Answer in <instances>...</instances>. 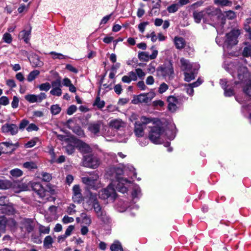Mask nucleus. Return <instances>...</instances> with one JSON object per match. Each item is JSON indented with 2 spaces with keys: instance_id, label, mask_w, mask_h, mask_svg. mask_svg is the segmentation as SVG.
I'll list each match as a JSON object with an SVG mask.
<instances>
[{
  "instance_id": "5701e85b",
  "label": "nucleus",
  "mask_w": 251,
  "mask_h": 251,
  "mask_svg": "<svg viewBox=\"0 0 251 251\" xmlns=\"http://www.w3.org/2000/svg\"><path fill=\"white\" fill-rule=\"evenodd\" d=\"M77 146L79 151L83 153V156L92 154V149L88 144L82 142H79Z\"/></svg>"
},
{
  "instance_id": "c9c22d12",
  "label": "nucleus",
  "mask_w": 251,
  "mask_h": 251,
  "mask_svg": "<svg viewBox=\"0 0 251 251\" xmlns=\"http://www.w3.org/2000/svg\"><path fill=\"white\" fill-rule=\"evenodd\" d=\"M40 74L39 71L37 70L31 71L28 75L27 80L28 82H31L34 80Z\"/></svg>"
},
{
  "instance_id": "5fc2aeb1",
  "label": "nucleus",
  "mask_w": 251,
  "mask_h": 251,
  "mask_svg": "<svg viewBox=\"0 0 251 251\" xmlns=\"http://www.w3.org/2000/svg\"><path fill=\"white\" fill-rule=\"evenodd\" d=\"M47 95L45 93H40L38 95H35L36 102H41L43 100L46 99Z\"/></svg>"
},
{
  "instance_id": "dca6fc26",
  "label": "nucleus",
  "mask_w": 251,
  "mask_h": 251,
  "mask_svg": "<svg viewBox=\"0 0 251 251\" xmlns=\"http://www.w3.org/2000/svg\"><path fill=\"white\" fill-rule=\"evenodd\" d=\"M18 146V143L13 144L10 142H3L0 143V150L3 151V153H10L15 150V148L14 147Z\"/></svg>"
},
{
  "instance_id": "3c124183",
  "label": "nucleus",
  "mask_w": 251,
  "mask_h": 251,
  "mask_svg": "<svg viewBox=\"0 0 251 251\" xmlns=\"http://www.w3.org/2000/svg\"><path fill=\"white\" fill-rule=\"evenodd\" d=\"M168 88V85L165 83L163 82L159 85L158 91L159 94H163L165 92Z\"/></svg>"
},
{
  "instance_id": "cd10ccee",
  "label": "nucleus",
  "mask_w": 251,
  "mask_h": 251,
  "mask_svg": "<svg viewBox=\"0 0 251 251\" xmlns=\"http://www.w3.org/2000/svg\"><path fill=\"white\" fill-rule=\"evenodd\" d=\"M140 121L141 124L143 125H147L149 123H152L153 126L156 125L158 123H156L155 119L151 118V117H148L146 116H143L140 118Z\"/></svg>"
},
{
  "instance_id": "774afa93",
  "label": "nucleus",
  "mask_w": 251,
  "mask_h": 251,
  "mask_svg": "<svg viewBox=\"0 0 251 251\" xmlns=\"http://www.w3.org/2000/svg\"><path fill=\"white\" fill-rule=\"evenodd\" d=\"M39 231L41 233L49 234L50 231V228L49 226H45L40 225L39 226Z\"/></svg>"
},
{
  "instance_id": "f03ea898",
  "label": "nucleus",
  "mask_w": 251,
  "mask_h": 251,
  "mask_svg": "<svg viewBox=\"0 0 251 251\" xmlns=\"http://www.w3.org/2000/svg\"><path fill=\"white\" fill-rule=\"evenodd\" d=\"M224 68L232 76L235 78L237 76L240 81L235 80V84H237L240 82H243L246 80L249 76V73L247 67L241 65L240 64L235 63H230L229 64H225Z\"/></svg>"
},
{
  "instance_id": "2f4dec72",
  "label": "nucleus",
  "mask_w": 251,
  "mask_h": 251,
  "mask_svg": "<svg viewBox=\"0 0 251 251\" xmlns=\"http://www.w3.org/2000/svg\"><path fill=\"white\" fill-rule=\"evenodd\" d=\"M194 21L197 23H200L203 16V11H194L193 13Z\"/></svg>"
},
{
  "instance_id": "37998d69",
  "label": "nucleus",
  "mask_w": 251,
  "mask_h": 251,
  "mask_svg": "<svg viewBox=\"0 0 251 251\" xmlns=\"http://www.w3.org/2000/svg\"><path fill=\"white\" fill-rule=\"evenodd\" d=\"M61 108L58 104H54L50 107V112L52 115H55L59 114Z\"/></svg>"
},
{
  "instance_id": "6e6552de",
  "label": "nucleus",
  "mask_w": 251,
  "mask_h": 251,
  "mask_svg": "<svg viewBox=\"0 0 251 251\" xmlns=\"http://www.w3.org/2000/svg\"><path fill=\"white\" fill-rule=\"evenodd\" d=\"M100 164V159L93 154L85 155L83 156V165L85 167L96 169L98 167Z\"/></svg>"
},
{
  "instance_id": "a211bd4d",
  "label": "nucleus",
  "mask_w": 251,
  "mask_h": 251,
  "mask_svg": "<svg viewBox=\"0 0 251 251\" xmlns=\"http://www.w3.org/2000/svg\"><path fill=\"white\" fill-rule=\"evenodd\" d=\"M73 200L75 202L80 203L82 201L83 197L81 189L78 185H75L73 188Z\"/></svg>"
},
{
  "instance_id": "412c9836",
  "label": "nucleus",
  "mask_w": 251,
  "mask_h": 251,
  "mask_svg": "<svg viewBox=\"0 0 251 251\" xmlns=\"http://www.w3.org/2000/svg\"><path fill=\"white\" fill-rule=\"evenodd\" d=\"M101 123L100 121L91 123L88 124V130L95 135L99 136Z\"/></svg>"
},
{
  "instance_id": "a878e982",
  "label": "nucleus",
  "mask_w": 251,
  "mask_h": 251,
  "mask_svg": "<svg viewBox=\"0 0 251 251\" xmlns=\"http://www.w3.org/2000/svg\"><path fill=\"white\" fill-rule=\"evenodd\" d=\"M174 44L177 49L181 50L184 48L186 42L184 39L181 37L176 36L175 37Z\"/></svg>"
},
{
  "instance_id": "4468645a",
  "label": "nucleus",
  "mask_w": 251,
  "mask_h": 251,
  "mask_svg": "<svg viewBox=\"0 0 251 251\" xmlns=\"http://www.w3.org/2000/svg\"><path fill=\"white\" fill-rule=\"evenodd\" d=\"M98 202L97 195L90 193L87 198L86 201L83 203V207L86 210L92 209L95 203Z\"/></svg>"
},
{
  "instance_id": "603ef678",
  "label": "nucleus",
  "mask_w": 251,
  "mask_h": 251,
  "mask_svg": "<svg viewBox=\"0 0 251 251\" xmlns=\"http://www.w3.org/2000/svg\"><path fill=\"white\" fill-rule=\"evenodd\" d=\"M93 208L94 209L96 215H98L100 213L102 212L103 210H104L102 208L101 206H100L99 202H97V203H95L94 206L93 207Z\"/></svg>"
},
{
  "instance_id": "6e6d98bb",
  "label": "nucleus",
  "mask_w": 251,
  "mask_h": 251,
  "mask_svg": "<svg viewBox=\"0 0 251 251\" xmlns=\"http://www.w3.org/2000/svg\"><path fill=\"white\" fill-rule=\"evenodd\" d=\"M225 16L228 19L232 20L236 18V14L234 11L229 10L225 12Z\"/></svg>"
},
{
  "instance_id": "423d86ee",
  "label": "nucleus",
  "mask_w": 251,
  "mask_h": 251,
  "mask_svg": "<svg viewBox=\"0 0 251 251\" xmlns=\"http://www.w3.org/2000/svg\"><path fill=\"white\" fill-rule=\"evenodd\" d=\"M131 195L133 203H131L129 205H127V203H124L123 205L121 204V203L118 204V206H122L121 208L118 209L120 212H123L126 210L128 208H130V209H137L138 208V206L135 203L142 196L141 190L139 185H133Z\"/></svg>"
},
{
  "instance_id": "0eeeda50",
  "label": "nucleus",
  "mask_w": 251,
  "mask_h": 251,
  "mask_svg": "<svg viewBox=\"0 0 251 251\" xmlns=\"http://www.w3.org/2000/svg\"><path fill=\"white\" fill-rule=\"evenodd\" d=\"M164 129H163L160 122L156 125L152 126L149 133V138L153 143L159 144L161 143L160 137L163 136Z\"/></svg>"
},
{
  "instance_id": "39448f33",
  "label": "nucleus",
  "mask_w": 251,
  "mask_h": 251,
  "mask_svg": "<svg viewBox=\"0 0 251 251\" xmlns=\"http://www.w3.org/2000/svg\"><path fill=\"white\" fill-rule=\"evenodd\" d=\"M82 181L89 189L97 190L102 187L100 176L96 172H93L89 176L82 177Z\"/></svg>"
},
{
  "instance_id": "a19ab883",
  "label": "nucleus",
  "mask_w": 251,
  "mask_h": 251,
  "mask_svg": "<svg viewBox=\"0 0 251 251\" xmlns=\"http://www.w3.org/2000/svg\"><path fill=\"white\" fill-rule=\"evenodd\" d=\"M179 8V4L173 3L171 5L169 6L167 10L170 13H173L176 12Z\"/></svg>"
},
{
  "instance_id": "bf43d9fd",
  "label": "nucleus",
  "mask_w": 251,
  "mask_h": 251,
  "mask_svg": "<svg viewBox=\"0 0 251 251\" xmlns=\"http://www.w3.org/2000/svg\"><path fill=\"white\" fill-rule=\"evenodd\" d=\"M19 99L18 97L14 96L11 102V106L13 108H17L19 106Z\"/></svg>"
},
{
  "instance_id": "c03bdc74",
  "label": "nucleus",
  "mask_w": 251,
  "mask_h": 251,
  "mask_svg": "<svg viewBox=\"0 0 251 251\" xmlns=\"http://www.w3.org/2000/svg\"><path fill=\"white\" fill-rule=\"evenodd\" d=\"M243 55L245 57H251V44L247 45L244 48Z\"/></svg>"
},
{
  "instance_id": "49530a36",
  "label": "nucleus",
  "mask_w": 251,
  "mask_h": 251,
  "mask_svg": "<svg viewBox=\"0 0 251 251\" xmlns=\"http://www.w3.org/2000/svg\"><path fill=\"white\" fill-rule=\"evenodd\" d=\"M41 176L42 180L46 182H49L52 179L51 174L46 172L41 173Z\"/></svg>"
},
{
  "instance_id": "2eb2a0df",
  "label": "nucleus",
  "mask_w": 251,
  "mask_h": 251,
  "mask_svg": "<svg viewBox=\"0 0 251 251\" xmlns=\"http://www.w3.org/2000/svg\"><path fill=\"white\" fill-rule=\"evenodd\" d=\"M31 187L32 190L39 196L41 198H44L48 193V191L45 190L42 185L38 182L31 183Z\"/></svg>"
},
{
  "instance_id": "4d7b16f0",
  "label": "nucleus",
  "mask_w": 251,
  "mask_h": 251,
  "mask_svg": "<svg viewBox=\"0 0 251 251\" xmlns=\"http://www.w3.org/2000/svg\"><path fill=\"white\" fill-rule=\"evenodd\" d=\"M184 86L187 94L190 96H193L194 92L193 88L188 84H185Z\"/></svg>"
},
{
  "instance_id": "79ce46f5",
  "label": "nucleus",
  "mask_w": 251,
  "mask_h": 251,
  "mask_svg": "<svg viewBox=\"0 0 251 251\" xmlns=\"http://www.w3.org/2000/svg\"><path fill=\"white\" fill-rule=\"evenodd\" d=\"M50 54L52 55V57L53 59H63L68 58L67 56L64 55L61 53L56 52L55 51H51L50 52Z\"/></svg>"
},
{
  "instance_id": "bb28decb",
  "label": "nucleus",
  "mask_w": 251,
  "mask_h": 251,
  "mask_svg": "<svg viewBox=\"0 0 251 251\" xmlns=\"http://www.w3.org/2000/svg\"><path fill=\"white\" fill-rule=\"evenodd\" d=\"M31 27L28 30H23L21 31L19 34V38L23 39L26 43H28L30 37Z\"/></svg>"
},
{
  "instance_id": "7c9ffc66",
  "label": "nucleus",
  "mask_w": 251,
  "mask_h": 251,
  "mask_svg": "<svg viewBox=\"0 0 251 251\" xmlns=\"http://www.w3.org/2000/svg\"><path fill=\"white\" fill-rule=\"evenodd\" d=\"M111 251H123L121 243L118 241H115L110 246Z\"/></svg>"
},
{
  "instance_id": "b1692460",
  "label": "nucleus",
  "mask_w": 251,
  "mask_h": 251,
  "mask_svg": "<svg viewBox=\"0 0 251 251\" xmlns=\"http://www.w3.org/2000/svg\"><path fill=\"white\" fill-rule=\"evenodd\" d=\"M149 102L147 97L145 93H142L137 96H135L132 100V103L134 104H137L139 103Z\"/></svg>"
},
{
  "instance_id": "c756f323",
  "label": "nucleus",
  "mask_w": 251,
  "mask_h": 251,
  "mask_svg": "<svg viewBox=\"0 0 251 251\" xmlns=\"http://www.w3.org/2000/svg\"><path fill=\"white\" fill-rule=\"evenodd\" d=\"M214 3L215 4L222 7L231 6L232 4V1L229 0H214Z\"/></svg>"
},
{
  "instance_id": "69168bd1",
  "label": "nucleus",
  "mask_w": 251,
  "mask_h": 251,
  "mask_svg": "<svg viewBox=\"0 0 251 251\" xmlns=\"http://www.w3.org/2000/svg\"><path fill=\"white\" fill-rule=\"evenodd\" d=\"M243 90L245 94L249 96H251V81L246 85Z\"/></svg>"
},
{
  "instance_id": "ddd939ff",
  "label": "nucleus",
  "mask_w": 251,
  "mask_h": 251,
  "mask_svg": "<svg viewBox=\"0 0 251 251\" xmlns=\"http://www.w3.org/2000/svg\"><path fill=\"white\" fill-rule=\"evenodd\" d=\"M220 83L224 90V95L226 97H231L234 95V93L231 82L227 81L226 79H222L220 80Z\"/></svg>"
},
{
  "instance_id": "9d476101",
  "label": "nucleus",
  "mask_w": 251,
  "mask_h": 251,
  "mask_svg": "<svg viewBox=\"0 0 251 251\" xmlns=\"http://www.w3.org/2000/svg\"><path fill=\"white\" fill-rule=\"evenodd\" d=\"M1 130L4 134L14 136L18 133L19 128L16 124L6 123L1 126Z\"/></svg>"
},
{
  "instance_id": "de8ad7c7",
  "label": "nucleus",
  "mask_w": 251,
  "mask_h": 251,
  "mask_svg": "<svg viewBox=\"0 0 251 251\" xmlns=\"http://www.w3.org/2000/svg\"><path fill=\"white\" fill-rule=\"evenodd\" d=\"M50 93L53 96L59 97L62 94V90L61 88H52L50 91Z\"/></svg>"
},
{
  "instance_id": "ea45409f",
  "label": "nucleus",
  "mask_w": 251,
  "mask_h": 251,
  "mask_svg": "<svg viewBox=\"0 0 251 251\" xmlns=\"http://www.w3.org/2000/svg\"><path fill=\"white\" fill-rule=\"evenodd\" d=\"M23 171L19 169L16 168L10 171V174L14 177H18L23 175Z\"/></svg>"
},
{
  "instance_id": "f3484780",
  "label": "nucleus",
  "mask_w": 251,
  "mask_h": 251,
  "mask_svg": "<svg viewBox=\"0 0 251 251\" xmlns=\"http://www.w3.org/2000/svg\"><path fill=\"white\" fill-rule=\"evenodd\" d=\"M167 102L168 110L171 112H176L178 109L177 105L179 103L178 99L173 96H170L168 97Z\"/></svg>"
},
{
  "instance_id": "e433bc0d",
  "label": "nucleus",
  "mask_w": 251,
  "mask_h": 251,
  "mask_svg": "<svg viewBox=\"0 0 251 251\" xmlns=\"http://www.w3.org/2000/svg\"><path fill=\"white\" fill-rule=\"evenodd\" d=\"M7 226V218L4 216L0 217V230L5 233Z\"/></svg>"
},
{
  "instance_id": "4be33fe9",
  "label": "nucleus",
  "mask_w": 251,
  "mask_h": 251,
  "mask_svg": "<svg viewBox=\"0 0 251 251\" xmlns=\"http://www.w3.org/2000/svg\"><path fill=\"white\" fill-rule=\"evenodd\" d=\"M176 127L174 125H170L165 130H164L165 136L167 139L170 140H173L176 136Z\"/></svg>"
},
{
  "instance_id": "8fccbe9b",
  "label": "nucleus",
  "mask_w": 251,
  "mask_h": 251,
  "mask_svg": "<svg viewBox=\"0 0 251 251\" xmlns=\"http://www.w3.org/2000/svg\"><path fill=\"white\" fill-rule=\"evenodd\" d=\"M75 229V226L73 225L69 226L66 229L64 235H63V238L65 239L66 237L71 235L72 231Z\"/></svg>"
},
{
  "instance_id": "052dcab7",
  "label": "nucleus",
  "mask_w": 251,
  "mask_h": 251,
  "mask_svg": "<svg viewBox=\"0 0 251 251\" xmlns=\"http://www.w3.org/2000/svg\"><path fill=\"white\" fill-rule=\"evenodd\" d=\"M9 186L10 183L8 181L0 180V189H7Z\"/></svg>"
},
{
  "instance_id": "a18cd8bd",
  "label": "nucleus",
  "mask_w": 251,
  "mask_h": 251,
  "mask_svg": "<svg viewBox=\"0 0 251 251\" xmlns=\"http://www.w3.org/2000/svg\"><path fill=\"white\" fill-rule=\"evenodd\" d=\"M94 105L97 106L99 108H102L104 106L105 102L100 100L99 97H97L94 103Z\"/></svg>"
},
{
  "instance_id": "13d9d810",
  "label": "nucleus",
  "mask_w": 251,
  "mask_h": 251,
  "mask_svg": "<svg viewBox=\"0 0 251 251\" xmlns=\"http://www.w3.org/2000/svg\"><path fill=\"white\" fill-rule=\"evenodd\" d=\"M25 223L26 224L25 228L28 232H30L33 229V226L31 225V221L29 219L25 220Z\"/></svg>"
},
{
  "instance_id": "4c0bfd02",
  "label": "nucleus",
  "mask_w": 251,
  "mask_h": 251,
  "mask_svg": "<svg viewBox=\"0 0 251 251\" xmlns=\"http://www.w3.org/2000/svg\"><path fill=\"white\" fill-rule=\"evenodd\" d=\"M53 239L52 237L49 235L45 237L44 240V246L46 249H50L52 247Z\"/></svg>"
},
{
  "instance_id": "680f3d73",
  "label": "nucleus",
  "mask_w": 251,
  "mask_h": 251,
  "mask_svg": "<svg viewBox=\"0 0 251 251\" xmlns=\"http://www.w3.org/2000/svg\"><path fill=\"white\" fill-rule=\"evenodd\" d=\"M28 124L29 122L28 120L26 119L22 120L19 124V126L18 127L19 129L23 130L28 125Z\"/></svg>"
},
{
  "instance_id": "473e14b6",
  "label": "nucleus",
  "mask_w": 251,
  "mask_h": 251,
  "mask_svg": "<svg viewBox=\"0 0 251 251\" xmlns=\"http://www.w3.org/2000/svg\"><path fill=\"white\" fill-rule=\"evenodd\" d=\"M124 169H125V172H126V171L129 172L130 173L128 175L131 178H132L133 177L136 176V173L135 172V169L132 165H127V166L125 167Z\"/></svg>"
},
{
  "instance_id": "72a5a7b5",
  "label": "nucleus",
  "mask_w": 251,
  "mask_h": 251,
  "mask_svg": "<svg viewBox=\"0 0 251 251\" xmlns=\"http://www.w3.org/2000/svg\"><path fill=\"white\" fill-rule=\"evenodd\" d=\"M23 167L29 170H31L37 168V165L35 162L27 161L23 164Z\"/></svg>"
},
{
  "instance_id": "f704fd0d",
  "label": "nucleus",
  "mask_w": 251,
  "mask_h": 251,
  "mask_svg": "<svg viewBox=\"0 0 251 251\" xmlns=\"http://www.w3.org/2000/svg\"><path fill=\"white\" fill-rule=\"evenodd\" d=\"M250 24H251V17L247 19L244 24V29L248 33L249 38L251 40V27L250 26Z\"/></svg>"
},
{
  "instance_id": "7ed1b4c3",
  "label": "nucleus",
  "mask_w": 251,
  "mask_h": 251,
  "mask_svg": "<svg viewBox=\"0 0 251 251\" xmlns=\"http://www.w3.org/2000/svg\"><path fill=\"white\" fill-rule=\"evenodd\" d=\"M181 70L184 72V80L190 82L194 79L197 75L200 65L197 63H190L184 58L180 60Z\"/></svg>"
},
{
  "instance_id": "0e129e2a",
  "label": "nucleus",
  "mask_w": 251,
  "mask_h": 251,
  "mask_svg": "<svg viewBox=\"0 0 251 251\" xmlns=\"http://www.w3.org/2000/svg\"><path fill=\"white\" fill-rule=\"evenodd\" d=\"M146 37L148 38H151V41L152 42H155L157 40V36L156 35L154 31H152L151 33L147 34Z\"/></svg>"
},
{
  "instance_id": "864d4df0",
  "label": "nucleus",
  "mask_w": 251,
  "mask_h": 251,
  "mask_svg": "<svg viewBox=\"0 0 251 251\" xmlns=\"http://www.w3.org/2000/svg\"><path fill=\"white\" fill-rule=\"evenodd\" d=\"M25 99L30 103L36 102L35 98V95L34 94H28L26 95L25 97Z\"/></svg>"
},
{
  "instance_id": "09e8293b",
  "label": "nucleus",
  "mask_w": 251,
  "mask_h": 251,
  "mask_svg": "<svg viewBox=\"0 0 251 251\" xmlns=\"http://www.w3.org/2000/svg\"><path fill=\"white\" fill-rule=\"evenodd\" d=\"M38 88L40 91H48L50 88V85L49 82H46L39 85Z\"/></svg>"
},
{
  "instance_id": "e2e57ef3",
  "label": "nucleus",
  "mask_w": 251,
  "mask_h": 251,
  "mask_svg": "<svg viewBox=\"0 0 251 251\" xmlns=\"http://www.w3.org/2000/svg\"><path fill=\"white\" fill-rule=\"evenodd\" d=\"M9 103V100L6 96H2L0 98V105H7Z\"/></svg>"
},
{
  "instance_id": "f8f14e48",
  "label": "nucleus",
  "mask_w": 251,
  "mask_h": 251,
  "mask_svg": "<svg viewBox=\"0 0 251 251\" xmlns=\"http://www.w3.org/2000/svg\"><path fill=\"white\" fill-rule=\"evenodd\" d=\"M108 126L113 128L116 133L124 130L126 128V123L120 119H115L111 120L108 123Z\"/></svg>"
},
{
  "instance_id": "c85d7f7f",
  "label": "nucleus",
  "mask_w": 251,
  "mask_h": 251,
  "mask_svg": "<svg viewBox=\"0 0 251 251\" xmlns=\"http://www.w3.org/2000/svg\"><path fill=\"white\" fill-rule=\"evenodd\" d=\"M98 218L100 219L104 223H108L110 222V218L108 215H107L105 210L97 215Z\"/></svg>"
},
{
  "instance_id": "1a4fd4ad",
  "label": "nucleus",
  "mask_w": 251,
  "mask_h": 251,
  "mask_svg": "<svg viewBox=\"0 0 251 251\" xmlns=\"http://www.w3.org/2000/svg\"><path fill=\"white\" fill-rule=\"evenodd\" d=\"M151 50L152 51L151 54H150L149 52L148 51L138 52V56L139 59L143 61H147L149 60L155 59L158 55V50L155 49L154 46H152Z\"/></svg>"
},
{
  "instance_id": "aec40b11",
  "label": "nucleus",
  "mask_w": 251,
  "mask_h": 251,
  "mask_svg": "<svg viewBox=\"0 0 251 251\" xmlns=\"http://www.w3.org/2000/svg\"><path fill=\"white\" fill-rule=\"evenodd\" d=\"M116 132L109 126H104L102 128L101 135L106 139L107 141H110V139L112 137L115 136Z\"/></svg>"
},
{
  "instance_id": "f257e3e1",
  "label": "nucleus",
  "mask_w": 251,
  "mask_h": 251,
  "mask_svg": "<svg viewBox=\"0 0 251 251\" xmlns=\"http://www.w3.org/2000/svg\"><path fill=\"white\" fill-rule=\"evenodd\" d=\"M123 174L124 171L120 167L112 166L108 169L107 175L112 181L106 188L99 192V195L100 199L114 200L117 196L115 187L122 193L127 192L129 187L132 184V181L122 176Z\"/></svg>"
},
{
  "instance_id": "9b49d317",
  "label": "nucleus",
  "mask_w": 251,
  "mask_h": 251,
  "mask_svg": "<svg viewBox=\"0 0 251 251\" xmlns=\"http://www.w3.org/2000/svg\"><path fill=\"white\" fill-rule=\"evenodd\" d=\"M157 71L164 77H168L169 79H172L174 77V69L172 65L170 64L163 65L157 69Z\"/></svg>"
},
{
  "instance_id": "6ab92c4d",
  "label": "nucleus",
  "mask_w": 251,
  "mask_h": 251,
  "mask_svg": "<svg viewBox=\"0 0 251 251\" xmlns=\"http://www.w3.org/2000/svg\"><path fill=\"white\" fill-rule=\"evenodd\" d=\"M116 134V140L120 143H126L130 136V132L126 128L117 132Z\"/></svg>"
},
{
  "instance_id": "20e7f679",
  "label": "nucleus",
  "mask_w": 251,
  "mask_h": 251,
  "mask_svg": "<svg viewBox=\"0 0 251 251\" xmlns=\"http://www.w3.org/2000/svg\"><path fill=\"white\" fill-rule=\"evenodd\" d=\"M240 33V30L234 29L226 34V39L224 42L219 36L216 37V42L219 46L222 45L224 50L231 48L233 46L237 44L238 42L237 39Z\"/></svg>"
},
{
  "instance_id": "393cba45",
  "label": "nucleus",
  "mask_w": 251,
  "mask_h": 251,
  "mask_svg": "<svg viewBox=\"0 0 251 251\" xmlns=\"http://www.w3.org/2000/svg\"><path fill=\"white\" fill-rule=\"evenodd\" d=\"M144 127L141 123H136L134 126V133L138 138L142 137L144 135Z\"/></svg>"
},
{
  "instance_id": "58836bf2",
  "label": "nucleus",
  "mask_w": 251,
  "mask_h": 251,
  "mask_svg": "<svg viewBox=\"0 0 251 251\" xmlns=\"http://www.w3.org/2000/svg\"><path fill=\"white\" fill-rule=\"evenodd\" d=\"M81 218L82 222L84 224L89 226L91 223V219L90 216H88L86 213H82L81 214Z\"/></svg>"
},
{
  "instance_id": "338daca9",
  "label": "nucleus",
  "mask_w": 251,
  "mask_h": 251,
  "mask_svg": "<svg viewBox=\"0 0 251 251\" xmlns=\"http://www.w3.org/2000/svg\"><path fill=\"white\" fill-rule=\"evenodd\" d=\"M2 39L6 43L10 44L12 42L11 35L8 33L4 34Z\"/></svg>"
}]
</instances>
